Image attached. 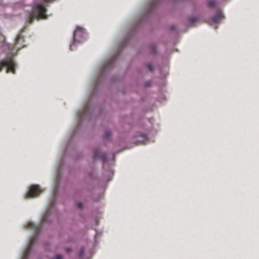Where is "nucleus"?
Segmentation results:
<instances>
[{"mask_svg":"<svg viewBox=\"0 0 259 259\" xmlns=\"http://www.w3.org/2000/svg\"><path fill=\"white\" fill-rule=\"evenodd\" d=\"M22 39L20 35H18L15 40L16 44L13 46L11 44L6 43L3 36L0 37V55L5 53L7 55L6 58L0 60V70L5 69L7 73L13 74L15 73L17 64L13 59V57L16 51L22 47L21 45H19Z\"/></svg>","mask_w":259,"mask_h":259,"instance_id":"f257e3e1","label":"nucleus"},{"mask_svg":"<svg viewBox=\"0 0 259 259\" xmlns=\"http://www.w3.org/2000/svg\"><path fill=\"white\" fill-rule=\"evenodd\" d=\"M26 227L34 233V235L30 238L27 245L22 254L20 259H27L33 246L35 244L37 240V234L40 230V228L38 224L31 221L27 222L25 224Z\"/></svg>","mask_w":259,"mask_h":259,"instance_id":"f03ea898","label":"nucleus"},{"mask_svg":"<svg viewBox=\"0 0 259 259\" xmlns=\"http://www.w3.org/2000/svg\"><path fill=\"white\" fill-rule=\"evenodd\" d=\"M46 5L44 2H35L32 7V12L29 16L27 21L31 23L35 19H41L47 18Z\"/></svg>","mask_w":259,"mask_h":259,"instance_id":"7ed1b4c3","label":"nucleus"},{"mask_svg":"<svg viewBox=\"0 0 259 259\" xmlns=\"http://www.w3.org/2000/svg\"><path fill=\"white\" fill-rule=\"evenodd\" d=\"M87 34L83 28L77 26L73 33V40L70 46V50H72L73 47L85 40Z\"/></svg>","mask_w":259,"mask_h":259,"instance_id":"20e7f679","label":"nucleus"},{"mask_svg":"<svg viewBox=\"0 0 259 259\" xmlns=\"http://www.w3.org/2000/svg\"><path fill=\"white\" fill-rule=\"evenodd\" d=\"M91 104L90 102H89L85 105L84 109L79 111L78 113V124L77 125V128H79V126L81 125L82 122H83L84 120L89 119L91 116Z\"/></svg>","mask_w":259,"mask_h":259,"instance_id":"39448f33","label":"nucleus"},{"mask_svg":"<svg viewBox=\"0 0 259 259\" xmlns=\"http://www.w3.org/2000/svg\"><path fill=\"white\" fill-rule=\"evenodd\" d=\"M41 191V188L39 185H33L29 188L25 195L27 198L35 197L38 195Z\"/></svg>","mask_w":259,"mask_h":259,"instance_id":"423d86ee","label":"nucleus"},{"mask_svg":"<svg viewBox=\"0 0 259 259\" xmlns=\"http://www.w3.org/2000/svg\"><path fill=\"white\" fill-rule=\"evenodd\" d=\"M223 18V13L221 11H219L215 15L212 17L210 20V23H217L219 22L220 20Z\"/></svg>","mask_w":259,"mask_h":259,"instance_id":"0eeeda50","label":"nucleus"},{"mask_svg":"<svg viewBox=\"0 0 259 259\" xmlns=\"http://www.w3.org/2000/svg\"><path fill=\"white\" fill-rule=\"evenodd\" d=\"M58 191V182H56L55 185L54 186V190H53V197L52 199L50 200L51 201V207L53 205V204L55 202V199H56V196L57 194Z\"/></svg>","mask_w":259,"mask_h":259,"instance_id":"6e6552de","label":"nucleus"},{"mask_svg":"<svg viewBox=\"0 0 259 259\" xmlns=\"http://www.w3.org/2000/svg\"><path fill=\"white\" fill-rule=\"evenodd\" d=\"M116 55H116L115 56L112 57V58L105 65V66H104V68H103L104 70L106 68H110L112 66L113 62L115 60Z\"/></svg>","mask_w":259,"mask_h":259,"instance_id":"1a4fd4ad","label":"nucleus"},{"mask_svg":"<svg viewBox=\"0 0 259 259\" xmlns=\"http://www.w3.org/2000/svg\"><path fill=\"white\" fill-rule=\"evenodd\" d=\"M94 157L95 158H102L104 161H105V157L102 155L98 149H95L94 152Z\"/></svg>","mask_w":259,"mask_h":259,"instance_id":"9d476101","label":"nucleus"},{"mask_svg":"<svg viewBox=\"0 0 259 259\" xmlns=\"http://www.w3.org/2000/svg\"><path fill=\"white\" fill-rule=\"evenodd\" d=\"M50 212H47L44 214L41 219V222L43 224H46L49 219Z\"/></svg>","mask_w":259,"mask_h":259,"instance_id":"9b49d317","label":"nucleus"},{"mask_svg":"<svg viewBox=\"0 0 259 259\" xmlns=\"http://www.w3.org/2000/svg\"><path fill=\"white\" fill-rule=\"evenodd\" d=\"M111 136V132L110 130H107L105 132L104 135V138L105 140H108Z\"/></svg>","mask_w":259,"mask_h":259,"instance_id":"f8f14e48","label":"nucleus"},{"mask_svg":"<svg viewBox=\"0 0 259 259\" xmlns=\"http://www.w3.org/2000/svg\"><path fill=\"white\" fill-rule=\"evenodd\" d=\"M215 3L214 0H209L207 2V5L209 7L212 8L214 6Z\"/></svg>","mask_w":259,"mask_h":259,"instance_id":"ddd939ff","label":"nucleus"},{"mask_svg":"<svg viewBox=\"0 0 259 259\" xmlns=\"http://www.w3.org/2000/svg\"><path fill=\"white\" fill-rule=\"evenodd\" d=\"M76 206L78 208H81L83 207V203L81 201H77L76 203Z\"/></svg>","mask_w":259,"mask_h":259,"instance_id":"4468645a","label":"nucleus"},{"mask_svg":"<svg viewBox=\"0 0 259 259\" xmlns=\"http://www.w3.org/2000/svg\"><path fill=\"white\" fill-rule=\"evenodd\" d=\"M197 20V18L195 17H191L189 19V24H192L194 22H195Z\"/></svg>","mask_w":259,"mask_h":259,"instance_id":"2eb2a0df","label":"nucleus"},{"mask_svg":"<svg viewBox=\"0 0 259 259\" xmlns=\"http://www.w3.org/2000/svg\"><path fill=\"white\" fill-rule=\"evenodd\" d=\"M147 68L149 71H152L153 69V66L151 63H148L147 64Z\"/></svg>","mask_w":259,"mask_h":259,"instance_id":"dca6fc26","label":"nucleus"},{"mask_svg":"<svg viewBox=\"0 0 259 259\" xmlns=\"http://www.w3.org/2000/svg\"><path fill=\"white\" fill-rule=\"evenodd\" d=\"M84 249L83 247H81L80 249V250L78 252V256L79 257H81L82 255H83V254L84 253Z\"/></svg>","mask_w":259,"mask_h":259,"instance_id":"f3484780","label":"nucleus"},{"mask_svg":"<svg viewBox=\"0 0 259 259\" xmlns=\"http://www.w3.org/2000/svg\"><path fill=\"white\" fill-rule=\"evenodd\" d=\"M63 257L60 254H57L53 259H62Z\"/></svg>","mask_w":259,"mask_h":259,"instance_id":"a211bd4d","label":"nucleus"},{"mask_svg":"<svg viewBox=\"0 0 259 259\" xmlns=\"http://www.w3.org/2000/svg\"><path fill=\"white\" fill-rule=\"evenodd\" d=\"M70 141H69V143H68V144H67V145L66 148V149H65V152H66L67 149V148H68V147H69V144H70Z\"/></svg>","mask_w":259,"mask_h":259,"instance_id":"6ab92c4d","label":"nucleus"},{"mask_svg":"<svg viewBox=\"0 0 259 259\" xmlns=\"http://www.w3.org/2000/svg\"><path fill=\"white\" fill-rule=\"evenodd\" d=\"M155 3H156L155 2H152L151 4H150V7H152L153 5H155Z\"/></svg>","mask_w":259,"mask_h":259,"instance_id":"aec40b11","label":"nucleus"},{"mask_svg":"<svg viewBox=\"0 0 259 259\" xmlns=\"http://www.w3.org/2000/svg\"><path fill=\"white\" fill-rule=\"evenodd\" d=\"M70 250L71 249L70 248H67L66 249V251L67 252H69L70 251Z\"/></svg>","mask_w":259,"mask_h":259,"instance_id":"412c9836","label":"nucleus"},{"mask_svg":"<svg viewBox=\"0 0 259 259\" xmlns=\"http://www.w3.org/2000/svg\"><path fill=\"white\" fill-rule=\"evenodd\" d=\"M104 71V70L103 69V70H102V72H101L100 77H102V75L103 74Z\"/></svg>","mask_w":259,"mask_h":259,"instance_id":"4be33fe9","label":"nucleus"},{"mask_svg":"<svg viewBox=\"0 0 259 259\" xmlns=\"http://www.w3.org/2000/svg\"><path fill=\"white\" fill-rule=\"evenodd\" d=\"M150 84H151L150 82H148L146 83V86H149L150 85Z\"/></svg>","mask_w":259,"mask_h":259,"instance_id":"5701e85b","label":"nucleus"},{"mask_svg":"<svg viewBox=\"0 0 259 259\" xmlns=\"http://www.w3.org/2000/svg\"><path fill=\"white\" fill-rule=\"evenodd\" d=\"M143 137H144V138H145V139H146V135H144Z\"/></svg>","mask_w":259,"mask_h":259,"instance_id":"b1692460","label":"nucleus"},{"mask_svg":"<svg viewBox=\"0 0 259 259\" xmlns=\"http://www.w3.org/2000/svg\"><path fill=\"white\" fill-rule=\"evenodd\" d=\"M111 174H112V175H113V171H112V170H111Z\"/></svg>","mask_w":259,"mask_h":259,"instance_id":"393cba45","label":"nucleus"},{"mask_svg":"<svg viewBox=\"0 0 259 259\" xmlns=\"http://www.w3.org/2000/svg\"><path fill=\"white\" fill-rule=\"evenodd\" d=\"M154 51H155L154 48H153V53L154 52Z\"/></svg>","mask_w":259,"mask_h":259,"instance_id":"a878e982","label":"nucleus"},{"mask_svg":"<svg viewBox=\"0 0 259 259\" xmlns=\"http://www.w3.org/2000/svg\"><path fill=\"white\" fill-rule=\"evenodd\" d=\"M99 82V80H97V83H98Z\"/></svg>","mask_w":259,"mask_h":259,"instance_id":"bb28decb","label":"nucleus"}]
</instances>
